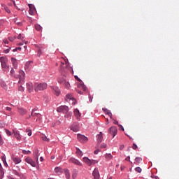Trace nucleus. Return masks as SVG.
<instances>
[{
	"label": "nucleus",
	"instance_id": "f257e3e1",
	"mask_svg": "<svg viewBox=\"0 0 179 179\" xmlns=\"http://www.w3.org/2000/svg\"><path fill=\"white\" fill-rule=\"evenodd\" d=\"M35 92H43L48 87V85L45 83H36L34 85Z\"/></svg>",
	"mask_w": 179,
	"mask_h": 179
},
{
	"label": "nucleus",
	"instance_id": "f03ea898",
	"mask_svg": "<svg viewBox=\"0 0 179 179\" xmlns=\"http://www.w3.org/2000/svg\"><path fill=\"white\" fill-rule=\"evenodd\" d=\"M0 62L1 64L2 69L4 72L9 71V65L8 64V58L6 57H0Z\"/></svg>",
	"mask_w": 179,
	"mask_h": 179
},
{
	"label": "nucleus",
	"instance_id": "7ed1b4c3",
	"mask_svg": "<svg viewBox=\"0 0 179 179\" xmlns=\"http://www.w3.org/2000/svg\"><path fill=\"white\" fill-rule=\"evenodd\" d=\"M86 85L83 84V82H81L78 85L77 92L79 94H83V92H86Z\"/></svg>",
	"mask_w": 179,
	"mask_h": 179
},
{
	"label": "nucleus",
	"instance_id": "20e7f679",
	"mask_svg": "<svg viewBox=\"0 0 179 179\" xmlns=\"http://www.w3.org/2000/svg\"><path fill=\"white\" fill-rule=\"evenodd\" d=\"M57 113H63L65 114L69 111V108H68L66 106H61L60 107L57 108Z\"/></svg>",
	"mask_w": 179,
	"mask_h": 179
},
{
	"label": "nucleus",
	"instance_id": "39448f33",
	"mask_svg": "<svg viewBox=\"0 0 179 179\" xmlns=\"http://www.w3.org/2000/svg\"><path fill=\"white\" fill-rule=\"evenodd\" d=\"M69 163H73V164H76V166H79L80 167H82V166H83V164H82V162H80L79 160L71 157L69 159Z\"/></svg>",
	"mask_w": 179,
	"mask_h": 179
},
{
	"label": "nucleus",
	"instance_id": "423d86ee",
	"mask_svg": "<svg viewBox=\"0 0 179 179\" xmlns=\"http://www.w3.org/2000/svg\"><path fill=\"white\" fill-rule=\"evenodd\" d=\"M77 138H78V141H79V142H81V143H85L88 141L87 137L82 134H78Z\"/></svg>",
	"mask_w": 179,
	"mask_h": 179
},
{
	"label": "nucleus",
	"instance_id": "0eeeda50",
	"mask_svg": "<svg viewBox=\"0 0 179 179\" xmlns=\"http://www.w3.org/2000/svg\"><path fill=\"white\" fill-rule=\"evenodd\" d=\"M65 100H66V101H69L72 100L73 105H75L76 103V99L73 98V96L71 94H68L66 96Z\"/></svg>",
	"mask_w": 179,
	"mask_h": 179
},
{
	"label": "nucleus",
	"instance_id": "6e6552de",
	"mask_svg": "<svg viewBox=\"0 0 179 179\" xmlns=\"http://www.w3.org/2000/svg\"><path fill=\"white\" fill-rule=\"evenodd\" d=\"M117 132H118V130L117 129V127L115 126L111 127L109 129V134L113 135V138L117 135Z\"/></svg>",
	"mask_w": 179,
	"mask_h": 179
},
{
	"label": "nucleus",
	"instance_id": "1a4fd4ad",
	"mask_svg": "<svg viewBox=\"0 0 179 179\" xmlns=\"http://www.w3.org/2000/svg\"><path fill=\"white\" fill-rule=\"evenodd\" d=\"M26 163H28V164H30L32 167H36L37 166V164L36 162H34L33 159L30 157H27L25 159Z\"/></svg>",
	"mask_w": 179,
	"mask_h": 179
},
{
	"label": "nucleus",
	"instance_id": "9d476101",
	"mask_svg": "<svg viewBox=\"0 0 179 179\" xmlns=\"http://www.w3.org/2000/svg\"><path fill=\"white\" fill-rule=\"evenodd\" d=\"M92 176L94 179H100V173L99 172V169L95 168L92 172Z\"/></svg>",
	"mask_w": 179,
	"mask_h": 179
},
{
	"label": "nucleus",
	"instance_id": "9b49d317",
	"mask_svg": "<svg viewBox=\"0 0 179 179\" xmlns=\"http://www.w3.org/2000/svg\"><path fill=\"white\" fill-rule=\"evenodd\" d=\"M13 133L14 134V136L17 140L20 141L22 139V135H20V132L19 131L13 129Z\"/></svg>",
	"mask_w": 179,
	"mask_h": 179
},
{
	"label": "nucleus",
	"instance_id": "f8f14e48",
	"mask_svg": "<svg viewBox=\"0 0 179 179\" xmlns=\"http://www.w3.org/2000/svg\"><path fill=\"white\" fill-rule=\"evenodd\" d=\"M25 77H26V74L24 73V71L20 70L19 71V74H18V79H20L19 83H20V82H22V80H24Z\"/></svg>",
	"mask_w": 179,
	"mask_h": 179
},
{
	"label": "nucleus",
	"instance_id": "ddd939ff",
	"mask_svg": "<svg viewBox=\"0 0 179 179\" xmlns=\"http://www.w3.org/2000/svg\"><path fill=\"white\" fill-rule=\"evenodd\" d=\"M12 160L15 164H19V163H22V159L19 157H12Z\"/></svg>",
	"mask_w": 179,
	"mask_h": 179
},
{
	"label": "nucleus",
	"instance_id": "4468645a",
	"mask_svg": "<svg viewBox=\"0 0 179 179\" xmlns=\"http://www.w3.org/2000/svg\"><path fill=\"white\" fill-rule=\"evenodd\" d=\"M11 62L13 64V66L14 69H17V60L16 59L12 57L11 58Z\"/></svg>",
	"mask_w": 179,
	"mask_h": 179
},
{
	"label": "nucleus",
	"instance_id": "2eb2a0df",
	"mask_svg": "<svg viewBox=\"0 0 179 179\" xmlns=\"http://www.w3.org/2000/svg\"><path fill=\"white\" fill-rule=\"evenodd\" d=\"M34 111H36V110L35 109H33L32 110V111H31V115H29V117H38V119L36 120V121H38V120H40V113H34Z\"/></svg>",
	"mask_w": 179,
	"mask_h": 179
},
{
	"label": "nucleus",
	"instance_id": "dca6fc26",
	"mask_svg": "<svg viewBox=\"0 0 179 179\" xmlns=\"http://www.w3.org/2000/svg\"><path fill=\"white\" fill-rule=\"evenodd\" d=\"M83 161L84 162V163H86L88 166H92V159H90L87 157H85L83 158Z\"/></svg>",
	"mask_w": 179,
	"mask_h": 179
},
{
	"label": "nucleus",
	"instance_id": "f3484780",
	"mask_svg": "<svg viewBox=\"0 0 179 179\" xmlns=\"http://www.w3.org/2000/svg\"><path fill=\"white\" fill-rule=\"evenodd\" d=\"M18 113L20 114V115H24L25 114H27V110L23 108H19Z\"/></svg>",
	"mask_w": 179,
	"mask_h": 179
},
{
	"label": "nucleus",
	"instance_id": "a211bd4d",
	"mask_svg": "<svg viewBox=\"0 0 179 179\" xmlns=\"http://www.w3.org/2000/svg\"><path fill=\"white\" fill-rule=\"evenodd\" d=\"M27 89L29 93H31L33 92V84L32 83H27Z\"/></svg>",
	"mask_w": 179,
	"mask_h": 179
},
{
	"label": "nucleus",
	"instance_id": "6ab92c4d",
	"mask_svg": "<svg viewBox=\"0 0 179 179\" xmlns=\"http://www.w3.org/2000/svg\"><path fill=\"white\" fill-rule=\"evenodd\" d=\"M34 156L35 157V160L36 161L37 164H38V149L35 150Z\"/></svg>",
	"mask_w": 179,
	"mask_h": 179
},
{
	"label": "nucleus",
	"instance_id": "aec40b11",
	"mask_svg": "<svg viewBox=\"0 0 179 179\" xmlns=\"http://www.w3.org/2000/svg\"><path fill=\"white\" fill-rule=\"evenodd\" d=\"M1 87L4 89V90H8V85L5 81H1L0 83Z\"/></svg>",
	"mask_w": 179,
	"mask_h": 179
},
{
	"label": "nucleus",
	"instance_id": "412c9836",
	"mask_svg": "<svg viewBox=\"0 0 179 179\" xmlns=\"http://www.w3.org/2000/svg\"><path fill=\"white\" fill-rule=\"evenodd\" d=\"M97 141L99 143L103 141V132H100L97 136Z\"/></svg>",
	"mask_w": 179,
	"mask_h": 179
},
{
	"label": "nucleus",
	"instance_id": "4be33fe9",
	"mask_svg": "<svg viewBox=\"0 0 179 179\" xmlns=\"http://www.w3.org/2000/svg\"><path fill=\"white\" fill-rule=\"evenodd\" d=\"M64 174L66 176V179L71 178V173H69V169H64Z\"/></svg>",
	"mask_w": 179,
	"mask_h": 179
},
{
	"label": "nucleus",
	"instance_id": "5701e85b",
	"mask_svg": "<svg viewBox=\"0 0 179 179\" xmlns=\"http://www.w3.org/2000/svg\"><path fill=\"white\" fill-rule=\"evenodd\" d=\"M76 153L77 156H80V157H82V156H83V152L78 148H76Z\"/></svg>",
	"mask_w": 179,
	"mask_h": 179
},
{
	"label": "nucleus",
	"instance_id": "b1692460",
	"mask_svg": "<svg viewBox=\"0 0 179 179\" xmlns=\"http://www.w3.org/2000/svg\"><path fill=\"white\" fill-rule=\"evenodd\" d=\"M71 130L73 131V132H78V131H79V126H78V124L76 126H71Z\"/></svg>",
	"mask_w": 179,
	"mask_h": 179
},
{
	"label": "nucleus",
	"instance_id": "393cba45",
	"mask_svg": "<svg viewBox=\"0 0 179 179\" xmlns=\"http://www.w3.org/2000/svg\"><path fill=\"white\" fill-rule=\"evenodd\" d=\"M105 159H106V160H111L113 159V155L111 153H106L105 155Z\"/></svg>",
	"mask_w": 179,
	"mask_h": 179
},
{
	"label": "nucleus",
	"instance_id": "a878e982",
	"mask_svg": "<svg viewBox=\"0 0 179 179\" xmlns=\"http://www.w3.org/2000/svg\"><path fill=\"white\" fill-rule=\"evenodd\" d=\"M74 115L76 117V118H79L80 117V112H79V110L75 109L74 110Z\"/></svg>",
	"mask_w": 179,
	"mask_h": 179
},
{
	"label": "nucleus",
	"instance_id": "bb28decb",
	"mask_svg": "<svg viewBox=\"0 0 179 179\" xmlns=\"http://www.w3.org/2000/svg\"><path fill=\"white\" fill-rule=\"evenodd\" d=\"M66 80H65V78H59L57 79V82H58L59 83H60L61 85H64V84L65 83Z\"/></svg>",
	"mask_w": 179,
	"mask_h": 179
},
{
	"label": "nucleus",
	"instance_id": "cd10ccee",
	"mask_svg": "<svg viewBox=\"0 0 179 179\" xmlns=\"http://www.w3.org/2000/svg\"><path fill=\"white\" fill-rule=\"evenodd\" d=\"M78 170H76V169H74V170L73 171V173H72V178H73V179L76 178V177H77V176H78Z\"/></svg>",
	"mask_w": 179,
	"mask_h": 179
},
{
	"label": "nucleus",
	"instance_id": "c85d7f7f",
	"mask_svg": "<svg viewBox=\"0 0 179 179\" xmlns=\"http://www.w3.org/2000/svg\"><path fill=\"white\" fill-rule=\"evenodd\" d=\"M31 6H33L31 4L29 5V15H34V9H33L31 8Z\"/></svg>",
	"mask_w": 179,
	"mask_h": 179
},
{
	"label": "nucleus",
	"instance_id": "c756f323",
	"mask_svg": "<svg viewBox=\"0 0 179 179\" xmlns=\"http://www.w3.org/2000/svg\"><path fill=\"white\" fill-rule=\"evenodd\" d=\"M35 29L37 31H41V30H43V27H41L38 24H35Z\"/></svg>",
	"mask_w": 179,
	"mask_h": 179
},
{
	"label": "nucleus",
	"instance_id": "7c9ffc66",
	"mask_svg": "<svg viewBox=\"0 0 179 179\" xmlns=\"http://www.w3.org/2000/svg\"><path fill=\"white\" fill-rule=\"evenodd\" d=\"M105 113L107 114L110 117V118H113V113H111V111L108 110H105Z\"/></svg>",
	"mask_w": 179,
	"mask_h": 179
},
{
	"label": "nucleus",
	"instance_id": "2f4dec72",
	"mask_svg": "<svg viewBox=\"0 0 179 179\" xmlns=\"http://www.w3.org/2000/svg\"><path fill=\"white\" fill-rule=\"evenodd\" d=\"M141 162H142V158L136 157L135 159V162H136V164H139V163H141Z\"/></svg>",
	"mask_w": 179,
	"mask_h": 179
},
{
	"label": "nucleus",
	"instance_id": "473e14b6",
	"mask_svg": "<svg viewBox=\"0 0 179 179\" xmlns=\"http://www.w3.org/2000/svg\"><path fill=\"white\" fill-rule=\"evenodd\" d=\"M66 89H69L71 87V84H69V82L65 81L64 84H63Z\"/></svg>",
	"mask_w": 179,
	"mask_h": 179
},
{
	"label": "nucleus",
	"instance_id": "72a5a7b5",
	"mask_svg": "<svg viewBox=\"0 0 179 179\" xmlns=\"http://www.w3.org/2000/svg\"><path fill=\"white\" fill-rule=\"evenodd\" d=\"M22 153H23V155H31V151L23 150H22Z\"/></svg>",
	"mask_w": 179,
	"mask_h": 179
},
{
	"label": "nucleus",
	"instance_id": "f704fd0d",
	"mask_svg": "<svg viewBox=\"0 0 179 179\" xmlns=\"http://www.w3.org/2000/svg\"><path fill=\"white\" fill-rule=\"evenodd\" d=\"M55 173H61V171H62V169H61L60 167H56L55 169Z\"/></svg>",
	"mask_w": 179,
	"mask_h": 179
},
{
	"label": "nucleus",
	"instance_id": "c9c22d12",
	"mask_svg": "<svg viewBox=\"0 0 179 179\" xmlns=\"http://www.w3.org/2000/svg\"><path fill=\"white\" fill-rule=\"evenodd\" d=\"M5 132L8 136H12V132L8 130L7 129H5Z\"/></svg>",
	"mask_w": 179,
	"mask_h": 179
},
{
	"label": "nucleus",
	"instance_id": "e433bc0d",
	"mask_svg": "<svg viewBox=\"0 0 179 179\" xmlns=\"http://www.w3.org/2000/svg\"><path fill=\"white\" fill-rule=\"evenodd\" d=\"M41 138L45 142H50V138H48L47 136H43Z\"/></svg>",
	"mask_w": 179,
	"mask_h": 179
},
{
	"label": "nucleus",
	"instance_id": "4c0bfd02",
	"mask_svg": "<svg viewBox=\"0 0 179 179\" xmlns=\"http://www.w3.org/2000/svg\"><path fill=\"white\" fill-rule=\"evenodd\" d=\"M3 174H5L3 169L0 170V179L3 178Z\"/></svg>",
	"mask_w": 179,
	"mask_h": 179
},
{
	"label": "nucleus",
	"instance_id": "58836bf2",
	"mask_svg": "<svg viewBox=\"0 0 179 179\" xmlns=\"http://www.w3.org/2000/svg\"><path fill=\"white\" fill-rule=\"evenodd\" d=\"M135 171L137 173H142V169L141 167H136L135 168Z\"/></svg>",
	"mask_w": 179,
	"mask_h": 179
},
{
	"label": "nucleus",
	"instance_id": "ea45409f",
	"mask_svg": "<svg viewBox=\"0 0 179 179\" xmlns=\"http://www.w3.org/2000/svg\"><path fill=\"white\" fill-rule=\"evenodd\" d=\"M97 163H99V161L95 159H91V166L93 164H97Z\"/></svg>",
	"mask_w": 179,
	"mask_h": 179
},
{
	"label": "nucleus",
	"instance_id": "a19ab883",
	"mask_svg": "<svg viewBox=\"0 0 179 179\" xmlns=\"http://www.w3.org/2000/svg\"><path fill=\"white\" fill-rule=\"evenodd\" d=\"M30 64H31V62H27L25 64V69H29V66H30Z\"/></svg>",
	"mask_w": 179,
	"mask_h": 179
},
{
	"label": "nucleus",
	"instance_id": "79ce46f5",
	"mask_svg": "<svg viewBox=\"0 0 179 179\" xmlns=\"http://www.w3.org/2000/svg\"><path fill=\"white\" fill-rule=\"evenodd\" d=\"M22 38H24V36H23V34H20L17 36V39L18 40H22Z\"/></svg>",
	"mask_w": 179,
	"mask_h": 179
},
{
	"label": "nucleus",
	"instance_id": "37998d69",
	"mask_svg": "<svg viewBox=\"0 0 179 179\" xmlns=\"http://www.w3.org/2000/svg\"><path fill=\"white\" fill-rule=\"evenodd\" d=\"M26 132L28 133V136H31V130L27 129Z\"/></svg>",
	"mask_w": 179,
	"mask_h": 179
},
{
	"label": "nucleus",
	"instance_id": "c03bdc74",
	"mask_svg": "<svg viewBox=\"0 0 179 179\" xmlns=\"http://www.w3.org/2000/svg\"><path fill=\"white\" fill-rule=\"evenodd\" d=\"M101 149H106V148H107V144H106V143H102V144L101 145Z\"/></svg>",
	"mask_w": 179,
	"mask_h": 179
},
{
	"label": "nucleus",
	"instance_id": "a18cd8bd",
	"mask_svg": "<svg viewBox=\"0 0 179 179\" xmlns=\"http://www.w3.org/2000/svg\"><path fill=\"white\" fill-rule=\"evenodd\" d=\"M16 39V36L14 37H8L9 41H14Z\"/></svg>",
	"mask_w": 179,
	"mask_h": 179
},
{
	"label": "nucleus",
	"instance_id": "49530a36",
	"mask_svg": "<svg viewBox=\"0 0 179 179\" xmlns=\"http://www.w3.org/2000/svg\"><path fill=\"white\" fill-rule=\"evenodd\" d=\"M132 149H134V150H136V149H138V145H136V144L134 143L133 146H132Z\"/></svg>",
	"mask_w": 179,
	"mask_h": 179
},
{
	"label": "nucleus",
	"instance_id": "de8ad7c7",
	"mask_svg": "<svg viewBox=\"0 0 179 179\" xmlns=\"http://www.w3.org/2000/svg\"><path fill=\"white\" fill-rule=\"evenodd\" d=\"M59 93H61V92L59 91V90H55V94H56V96H59Z\"/></svg>",
	"mask_w": 179,
	"mask_h": 179
},
{
	"label": "nucleus",
	"instance_id": "09e8293b",
	"mask_svg": "<svg viewBox=\"0 0 179 179\" xmlns=\"http://www.w3.org/2000/svg\"><path fill=\"white\" fill-rule=\"evenodd\" d=\"M75 79H76V80H78V82H80V83H81L82 80H80V78H79V77H78L77 76H75Z\"/></svg>",
	"mask_w": 179,
	"mask_h": 179
},
{
	"label": "nucleus",
	"instance_id": "8fccbe9b",
	"mask_svg": "<svg viewBox=\"0 0 179 179\" xmlns=\"http://www.w3.org/2000/svg\"><path fill=\"white\" fill-rule=\"evenodd\" d=\"M43 54V52L41 51V49H39L38 52V56L41 57V55Z\"/></svg>",
	"mask_w": 179,
	"mask_h": 179
},
{
	"label": "nucleus",
	"instance_id": "3c124183",
	"mask_svg": "<svg viewBox=\"0 0 179 179\" xmlns=\"http://www.w3.org/2000/svg\"><path fill=\"white\" fill-rule=\"evenodd\" d=\"M99 152H100V150H94V155H99Z\"/></svg>",
	"mask_w": 179,
	"mask_h": 179
},
{
	"label": "nucleus",
	"instance_id": "603ef678",
	"mask_svg": "<svg viewBox=\"0 0 179 179\" xmlns=\"http://www.w3.org/2000/svg\"><path fill=\"white\" fill-rule=\"evenodd\" d=\"M10 75H15V70L13 69L10 71Z\"/></svg>",
	"mask_w": 179,
	"mask_h": 179
},
{
	"label": "nucleus",
	"instance_id": "864d4df0",
	"mask_svg": "<svg viewBox=\"0 0 179 179\" xmlns=\"http://www.w3.org/2000/svg\"><path fill=\"white\" fill-rule=\"evenodd\" d=\"M9 51H10V49H6L3 51V52H5V54H8L9 53Z\"/></svg>",
	"mask_w": 179,
	"mask_h": 179
},
{
	"label": "nucleus",
	"instance_id": "5fc2aeb1",
	"mask_svg": "<svg viewBox=\"0 0 179 179\" xmlns=\"http://www.w3.org/2000/svg\"><path fill=\"white\" fill-rule=\"evenodd\" d=\"M4 44H9V41H8V39H3Z\"/></svg>",
	"mask_w": 179,
	"mask_h": 179
},
{
	"label": "nucleus",
	"instance_id": "6e6d98bb",
	"mask_svg": "<svg viewBox=\"0 0 179 179\" xmlns=\"http://www.w3.org/2000/svg\"><path fill=\"white\" fill-rule=\"evenodd\" d=\"M1 159L3 163H6V159L5 158V157H2Z\"/></svg>",
	"mask_w": 179,
	"mask_h": 179
},
{
	"label": "nucleus",
	"instance_id": "4d7b16f0",
	"mask_svg": "<svg viewBox=\"0 0 179 179\" xmlns=\"http://www.w3.org/2000/svg\"><path fill=\"white\" fill-rule=\"evenodd\" d=\"M6 110H7V111H12V108H10V107H6Z\"/></svg>",
	"mask_w": 179,
	"mask_h": 179
},
{
	"label": "nucleus",
	"instance_id": "13d9d810",
	"mask_svg": "<svg viewBox=\"0 0 179 179\" xmlns=\"http://www.w3.org/2000/svg\"><path fill=\"white\" fill-rule=\"evenodd\" d=\"M5 10H6V12H7V13H10V10H9V8H8V7L6 8Z\"/></svg>",
	"mask_w": 179,
	"mask_h": 179
},
{
	"label": "nucleus",
	"instance_id": "bf43d9fd",
	"mask_svg": "<svg viewBox=\"0 0 179 179\" xmlns=\"http://www.w3.org/2000/svg\"><path fill=\"white\" fill-rule=\"evenodd\" d=\"M124 145H121L120 146V150H124Z\"/></svg>",
	"mask_w": 179,
	"mask_h": 179
},
{
	"label": "nucleus",
	"instance_id": "052dcab7",
	"mask_svg": "<svg viewBox=\"0 0 179 179\" xmlns=\"http://www.w3.org/2000/svg\"><path fill=\"white\" fill-rule=\"evenodd\" d=\"M14 174H15V176H18V177H20V173H19V172H17V171H15V172L14 173Z\"/></svg>",
	"mask_w": 179,
	"mask_h": 179
},
{
	"label": "nucleus",
	"instance_id": "680f3d73",
	"mask_svg": "<svg viewBox=\"0 0 179 179\" xmlns=\"http://www.w3.org/2000/svg\"><path fill=\"white\" fill-rule=\"evenodd\" d=\"M3 143V139H2V137L0 138V145H2Z\"/></svg>",
	"mask_w": 179,
	"mask_h": 179
},
{
	"label": "nucleus",
	"instance_id": "e2e57ef3",
	"mask_svg": "<svg viewBox=\"0 0 179 179\" xmlns=\"http://www.w3.org/2000/svg\"><path fill=\"white\" fill-rule=\"evenodd\" d=\"M1 6H2V8H3V9H6V8H8L5 4H3V3H2L1 4Z\"/></svg>",
	"mask_w": 179,
	"mask_h": 179
},
{
	"label": "nucleus",
	"instance_id": "0e129e2a",
	"mask_svg": "<svg viewBox=\"0 0 179 179\" xmlns=\"http://www.w3.org/2000/svg\"><path fill=\"white\" fill-rule=\"evenodd\" d=\"M16 24H17L18 26H22V23L19 22L17 21H15Z\"/></svg>",
	"mask_w": 179,
	"mask_h": 179
},
{
	"label": "nucleus",
	"instance_id": "69168bd1",
	"mask_svg": "<svg viewBox=\"0 0 179 179\" xmlns=\"http://www.w3.org/2000/svg\"><path fill=\"white\" fill-rule=\"evenodd\" d=\"M19 90H20V92H23V90H24L23 87H20L19 88Z\"/></svg>",
	"mask_w": 179,
	"mask_h": 179
},
{
	"label": "nucleus",
	"instance_id": "338daca9",
	"mask_svg": "<svg viewBox=\"0 0 179 179\" xmlns=\"http://www.w3.org/2000/svg\"><path fill=\"white\" fill-rule=\"evenodd\" d=\"M118 125L120 127L122 131H124V127H122V125H121V124H118Z\"/></svg>",
	"mask_w": 179,
	"mask_h": 179
},
{
	"label": "nucleus",
	"instance_id": "774afa93",
	"mask_svg": "<svg viewBox=\"0 0 179 179\" xmlns=\"http://www.w3.org/2000/svg\"><path fill=\"white\" fill-rule=\"evenodd\" d=\"M44 161V158H43V157H40V162H43Z\"/></svg>",
	"mask_w": 179,
	"mask_h": 179
}]
</instances>
